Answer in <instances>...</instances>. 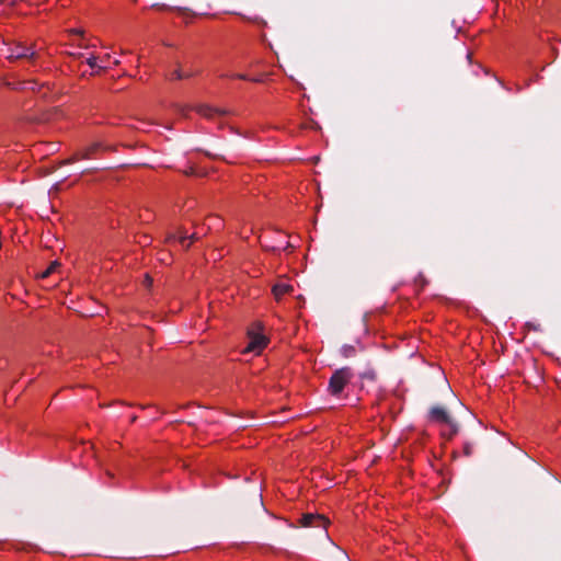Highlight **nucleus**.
Instances as JSON below:
<instances>
[{"label": "nucleus", "instance_id": "f257e3e1", "mask_svg": "<svg viewBox=\"0 0 561 561\" xmlns=\"http://www.w3.org/2000/svg\"><path fill=\"white\" fill-rule=\"evenodd\" d=\"M261 323H255L248 332L249 344L244 348V353H253L259 355L267 345V337L261 333Z\"/></svg>", "mask_w": 561, "mask_h": 561}, {"label": "nucleus", "instance_id": "f03ea898", "mask_svg": "<svg viewBox=\"0 0 561 561\" xmlns=\"http://www.w3.org/2000/svg\"><path fill=\"white\" fill-rule=\"evenodd\" d=\"M430 416L433 422L447 425L449 428V436H453L458 432L456 422L443 408L434 407L430 412Z\"/></svg>", "mask_w": 561, "mask_h": 561}, {"label": "nucleus", "instance_id": "7ed1b4c3", "mask_svg": "<svg viewBox=\"0 0 561 561\" xmlns=\"http://www.w3.org/2000/svg\"><path fill=\"white\" fill-rule=\"evenodd\" d=\"M352 374L348 368H341L336 370L329 382V390L332 394H339L348 382Z\"/></svg>", "mask_w": 561, "mask_h": 561}, {"label": "nucleus", "instance_id": "20e7f679", "mask_svg": "<svg viewBox=\"0 0 561 561\" xmlns=\"http://www.w3.org/2000/svg\"><path fill=\"white\" fill-rule=\"evenodd\" d=\"M328 520L322 515L306 514L301 518V525L308 526H321L325 529Z\"/></svg>", "mask_w": 561, "mask_h": 561}, {"label": "nucleus", "instance_id": "39448f33", "mask_svg": "<svg viewBox=\"0 0 561 561\" xmlns=\"http://www.w3.org/2000/svg\"><path fill=\"white\" fill-rule=\"evenodd\" d=\"M33 56H34V53L30 48L19 45L10 51V54L8 55V58L9 59H19V58H31Z\"/></svg>", "mask_w": 561, "mask_h": 561}, {"label": "nucleus", "instance_id": "423d86ee", "mask_svg": "<svg viewBox=\"0 0 561 561\" xmlns=\"http://www.w3.org/2000/svg\"><path fill=\"white\" fill-rule=\"evenodd\" d=\"M197 112L205 117H214L215 115H224L227 112L225 110L215 108L208 105H201L197 107Z\"/></svg>", "mask_w": 561, "mask_h": 561}, {"label": "nucleus", "instance_id": "0eeeda50", "mask_svg": "<svg viewBox=\"0 0 561 561\" xmlns=\"http://www.w3.org/2000/svg\"><path fill=\"white\" fill-rule=\"evenodd\" d=\"M293 290L291 285L287 283H278L273 287V294L276 299H280V297Z\"/></svg>", "mask_w": 561, "mask_h": 561}, {"label": "nucleus", "instance_id": "6e6552de", "mask_svg": "<svg viewBox=\"0 0 561 561\" xmlns=\"http://www.w3.org/2000/svg\"><path fill=\"white\" fill-rule=\"evenodd\" d=\"M87 64L93 69V73H99L106 68L105 65H100L93 55L87 59Z\"/></svg>", "mask_w": 561, "mask_h": 561}, {"label": "nucleus", "instance_id": "1a4fd4ad", "mask_svg": "<svg viewBox=\"0 0 561 561\" xmlns=\"http://www.w3.org/2000/svg\"><path fill=\"white\" fill-rule=\"evenodd\" d=\"M59 266L58 262H53L50 263V265L43 272L39 274V277L41 278H46L48 277L51 273H54L56 271V268Z\"/></svg>", "mask_w": 561, "mask_h": 561}, {"label": "nucleus", "instance_id": "9d476101", "mask_svg": "<svg viewBox=\"0 0 561 561\" xmlns=\"http://www.w3.org/2000/svg\"><path fill=\"white\" fill-rule=\"evenodd\" d=\"M174 76L176 79H181V78L185 77L186 75L182 73L180 70H176Z\"/></svg>", "mask_w": 561, "mask_h": 561}, {"label": "nucleus", "instance_id": "9b49d317", "mask_svg": "<svg viewBox=\"0 0 561 561\" xmlns=\"http://www.w3.org/2000/svg\"><path fill=\"white\" fill-rule=\"evenodd\" d=\"M145 282H146V284L149 286V285H151L152 279H151V277H150L149 275H146V277H145Z\"/></svg>", "mask_w": 561, "mask_h": 561}, {"label": "nucleus", "instance_id": "f8f14e48", "mask_svg": "<svg viewBox=\"0 0 561 561\" xmlns=\"http://www.w3.org/2000/svg\"><path fill=\"white\" fill-rule=\"evenodd\" d=\"M108 58H110V55H108V54H106V55L104 56V58L101 60V61H102V65H104V64H105V60H107Z\"/></svg>", "mask_w": 561, "mask_h": 561}, {"label": "nucleus", "instance_id": "ddd939ff", "mask_svg": "<svg viewBox=\"0 0 561 561\" xmlns=\"http://www.w3.org/2000/svg\"><path fill=\"white\" fill-rule=\"evenodd\" d=\"M71 32H72L73 34H82V31H81V30H77V28H76V30H72Z\"/></svg>", "mask_w": 561, "mask_h": 561}, {"label": "nucleus", "instance_id": "4468645a", "mask_svg": "<svg viewBox=\"0 0 561 561\" xmlns=\"http://www.w3.org/2000/svg\"><path fill=\"white\" fill-rule=\"evenodd\" d=\"M186 238H187L186 236H181L180 237V242L183 243Z\"/></svg>", "mask_w": 561, "mask_h": 561}, {"label": "nucleus", "instance_id": "2eb2a0df", "mask_svg": "<svg viewBox=\"0 0 561 561\" xmlns=\"http://www.w3.org/2000/svg\"><path fill=\"white\" fill-rule=\"evenodd\" d=\"M89 156H90V153L88 151L82 153V158H88Z\"/></svg>", "mask_w": 561, "mask_h": 561}, {"label": "nucleus", "instance_id": "dca6fc26", "mask_svg": "<svg viewBox=\"0 0 561 561\" xmlns=\"http://www.w3.org/2000/svg\"><path fill=\"white\" fill-rule=\"evenodd\" d=\"M342 554H343L345 561H350L348 557L343 551H342Z\"/></svg>", "mask_w": 561, "mask_h": 561}, {"label": "nucleus", "instance_id": "f3484780", "mask_svg": "<svg viewBox=\"0 0 561 561\" xmlns=\"http://www.w3.org/2000/svg\"><path fill=\"white\" fill-rule=\"evenodd\" d=\"M344 350H345V353L347 354V352L352 351V347H344Z\"/></svg>", "mask_w": 561, "mask_h": 561}, {"label": "nucleus", "instance_id": "a211bd4d", "mask_svg": "<svg viewBox=\"0 0 561 561\" xmlns=\"http://www.w3.org/2000/svg\"><path fill=\"white\" fill-rule=\"evenodd\" d=\"M238 78L245 79V77L243 75H239Z\"/></svg>", "mask_w": 561, "mask_h": 561}, {"label": "nucleus", "instance_id": "6ab92c4d", "mask_svg": "<svg viewBox=\"0 0 561 561\" xmlns=\"http://www.w3.org/2000/svg\"><path fill=\"white\" fill-rule=\"evenodd\" d=\"M114 64H115V65H118V64H119V60H118V59H115V60H114Z\"/></svg>", "mask_w": 561, "mask_h": 561}]
</instances>
